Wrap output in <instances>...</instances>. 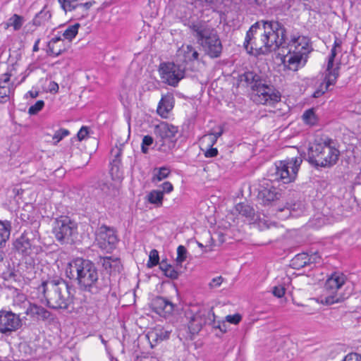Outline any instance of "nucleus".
<instances>
[{"label":"nucleus","instance_id":"nucleus-18","mask_svg":"<svg viewBox=\"0 0 361 361\" xmlns=\"http://www.w3.org/2000/svg\"><path fill=\"white\" fill-rule=\"evenodd\" d=\"M150 307L156 314L166 317L173 312L176 305L164 297L156 296L152 299Z\"/></svg>","mask_w":361,"mask_h":361},{"label":"nucleus","instance_id":"nucleus-43","mask_svg":"<svg viewBox=\"0 0 361 361\" xmlns=\"http://www.w3.org/2000/svg\"><path fill=\"white\" fill-rule=\"evenodd\" d=\"M69 134V130L65 128H60L59 130H56L52 137V139L54 140V144L56 145Z\"/></svg>","mask_w":361,"mask_h":361},{"label":"nucleus","instance_id":"nucleus-26","mask_svg":"<svg viewBox=\"0 0 361 361\" xmlns=\"http://www.w3.org/2000/svg\"><path fill=\"white\" fill-rule=\"evenodd\" d=\"M171 331H166L163 328H156L148 332L147 337L149 340L157 343L169 338Z\"/></svg>","mask_w":361,"mask_h":361},{"label":"nucleus","instance_id":"nucleus-27","mask_svg":"<svg viewBox=\"0 0 361 361\" xmlns=\"http://www.w3.org/2000/svg\"><path fill=\"white\" fill-rule=\"evenodd\" d=\"M110 175L112 180L121 181L123 179V172L121 169V159H113L110 163Z\"/></svg>","mask_w":361,"mask_h":361},{"label":"nucleus","instance_id":"nucleus-23","mask_svg":"<svg viewBox=\"0 0 361 361\" xmlns=\"http://www.w3.org/2000/svg\"><path fill=\"white\" fill-rule=\"evenodd\" d=\"M239 214L246 217L250 221L255 222L259 219V215L255 213V209L246 202H240L235 207Z\"/></svg>","mask_w":361,"mask_h":361},{"label":"nucleus","instance_id":"nucleus-10","mask_svg":"<svg viewBox=\"0 0 361 361\" xmlns=\"http://www.w3.org/2000/svg\"><path fill=\"white\" fill-rule=\"evenodd\" d=\"M52 233L61 245H73L78 238V224L68 216L54 219Z\"/></svg>","mask_w":361,"mask_h":361},{"label":"nucleus","instance_id":"nucleus-11","mask_svg":"<svg viewBox=\"0 0 361 361\" xmlns=\"http://www.w3.org/2000/svg\"><path fill=\"white\" fill-rule=\"evenodd\" d=\"M39 239L38 231L28 228L13 241V249L23 256L37 254L42 250Z\"/></svg>","mask_w":361,"mask_h":361},{"label":"nucleus","instance_id":"nucleus-57","mask_svg":"<svg viewBox=\"0 0 361 361\" xmlns=\"http://www.w3.org/2000/svg\"><path fill=\"white\" fill-rule=\"evenodd\" d=\"M317 144H320L321 145H325L328 148H336V146L334 145V140L329 137H326V139L322 140V142H317Z\"/></svg>","mask_w":361,"mask_h":361},{"label":"nucleus","instance_id":"nucleus-24","mask_svg":"<svg viewBox=\"0 0 361 361\" xmlns=\"http://www.w3.org/2000/svg\"><path fill=\"white\" fill-rule=\"evenodd\" d=\"M303 209V203L300 200H297L286 202L284 207L279 208L277 211L283 212L284 210H288L289 215L296 216L300 215L302 212Z\"/></svg>","mask_w":361,"mask_h":361},{"label":"nucleus","instance_id":"nucleus-58","mask_svg":"<svg viewBox=\"0 0 361 361\" xmlns=\"http://www.w3.org/2000/svg\"><path fill=\"white\" fill-rule=\"evenodd\" d=\"M49 91L50 93L56 94L59 92V85L54 81H51L48 86Z\"/></svg>","mask_w":361,"mask_h":361},{"label":"nucleus","instance_id":"nucleus-15","mask_svg":"<svg viewBox=\"0 0 361 361\" xmlns=\"http://www.w3.org/2000/svg\"><path fill=\"white\" fill-rule=\"evenodd\" d=\"M345 283V276L343 274L334 273L326 280L324 288L333 291V294L322 298L321 302L326 305L342 302L344 298L334 293V290L339 289Z\"/></svg>","mask_w":361,"mask_h":361},{"label":"nucleus","instance_id":"nucleus-47","mask_svg":"<svg viewBox=\"0 0 361 361\" xmlns=\"http://www.w3.org/2000/svg\"><path fill=\"white\" fill-rule=\"evenodd\" d=\"M164 274L165 276L172 279L175 280L177 279L179 276V272L174 269L173 267H171V268L166 269L165 271H164Z\"/></svg>","mask_w":361,"mask_h":361},{"label":"nucleus","instance_id":"nucleus-53","mask_svg":"<svg viewBox=\"0 0 361 361\" xmlns=\"http://www.w3.org/2000/svg\"><path fill=\"white\" fill-rule=\"evenodd\" d=\"M89 133V128L87 126H82L80 130L78 132L77 137L78 140L81 141L84 140Z\"/></svg>","mask_w":361,"mask_h":361},{"label":"nucleus","instance_id":"nucleus-41","mask_svg":"<svg viewBox=\"0 0 361 361\" xmlns=\"http://www.w3.org/2000/svg\"><path fill=\"white\" fill-rule=\"evenodd\" d=\"M188 255L187 249L183 245H179L177 248V257H176V263L177 265H180L181 267L182 263L186 260Z\"/></svg>","mask_w":361,"mask_h":361},{"label":"nucleus","instance_id":"nucleus-60","mask_svg":"<svg viewBox=\"0 0 361 361\" xmlns=\"http://www.w3.org/2000/svg\"><path fill=\"white\" fill-rule=\"evenodd\" d=\"M159 269L164 272L166 269L171 268L172 267L171 264L167 263V259H162L161 262H159Z\"/></svg>","mask_w":361,"mask_h":361},{"label":"nucleus","instance_id":"nucleus-30","mask_svg":"<svg viewBox=\"0 0 361 361\" xmlns=\"http://www.w3.org/2000/svg\"><path fill=\"white\" fill-rule=\"evenodd\" d=\"M16 86L11 83L10 86H0V103L4 104L13 97Z\"/></svg>","mask_w":361,"mask_h":361},{"label":"nucleus","instance_id":"nucleus-4","mask_svg":"<svg viewBox=\"0 0 361 361\" xmlns=\"http://www.w3.org/2000/svg\"><path fill=\"white\" fill-rule=\"evenodd\" d=\"M237 87L250 88L261 98L263 104H274L281 101V94L270 84L260 71L246 69L237 77Z\"/></svg>","mask_w":361,"mask_h":361},{"label":"nucleus","instance_id":"nucleus-37","mask_svg":"<svg viewBox=\"0 0 361 361\" xmlns=\"http://www.w3.org/2000/svg\"><path fill=\"white\" fill-rule=\"evenodd\" d=\"M307 261H308L307 263V269L310 271L313 269L317 264H321L322 257L318 252H312L310 255L307 253Z\"/></svg>","mask_w":361,"mask_h":361},{"label":"nucleus","instance_id":"nucleus-35","mask_svg":"<svg viewBox=\"0 0 361 361\" xmlns=\"http://www.w3.org/2000/svg\"><path fill=\"white\" fill-rule=\"evenodd\" d=\"M82 0H58L61 8L67 13L72 11L79 7L80 1Z\"/></svg>","mask_w":361,"mask_h":361},{"label":"nucleus","instance_id":"nucleus-51","mask_svg":"<svg viewBox=\"0 0 361 361\" xmlns=\"http://www.w3.org/2000/svg\"><path fill=\"white\" fill-rule=\"evenodd\" d=\"M223 281H224V278L221 276L215 277V278L212 279V281L209 282V287L211 289L218 288L221 286Z\"/></svg>","mask_w":361,"mask_h":361},{"label":"nucleus","instance_id":"nucleus-50","mask_svg":"<svg viewBox=\"0 0 361 361\" xmlns=\"http://www.w3.org/2000/svg\"><path fill=\"white\" fill-rule=\"evenodd\" d=\"M159 187L161 188V190H160V192H163V195H164L165 193L169 194L173 190V186L172 183L169 181L164 182Z\"/></svg>","mask_w":361,"mask_h":361},{"label":"nucleus","instance_id":"nucleus-6","mask_svg":"<svg viewBox=\"0 0 361 361\" xmlns=\"http://www.w3.org/2000/svg\"><path fill=\"white\" fill-rule=\"evenodd\" d=\"M263 20L252 25L246 32L243 47L247 53L255 56L265 55L274 51L269 35L262 26Z\"/></svg>","mask_w":361,"mask_h":361},{"label":"nucleus","instance_id":"nucleus-56","mask_svg":"<svg viewBox=\"0 0 361 361\" xmlns=\"http://www.w3.org/2000/svg\"><path fill=\"white\" fill-rule=\"evenodd\" d=\"M211 325L212 326V327L214 329H219L222 334H224L227 331V327H226V324L225 322H216L215 321V324H212Z\"/></svg>","mask_w":361,"mask_h":361},{"label":"nucleus","instance_id":"nucleus-59","mask_svg":"<svg viewBox=\"0 0 361 361\" xmlns=\"http://www.w3.org/2000/svg\"><path fill=\"white\" fill-rule=\"evenodd\" d=\"M329 86H326V83H325L324 90H320L317 89L312 94V97L319 98L322 96L326 92L328 91Z\"/></svg>","mask_w":361,"mask_h":361},{"label":"nucleus","instance_id":"nucleus-25","mask_svg":"<svg viewBox=\"0 0 361 361\" xmlns=\"http://www.w3.org/2000/svg\"><path fill=\"white\" fill-rule=\"evenodd\" d=\"M173 98L171 96H166L161 98L158 107L157 113L163 118H166L168 114L172 110Z\"/></svg>","mask_w":361,"mask_h":361},{"label":"nucleus","instance_id":"nucleus-38","mask_svg":"<svg viewBox=\"0 0 361 361\" xmlns=\"http://www.w3.org/2000/svg\"><path fill=\"white\" fill-rule=\"evenodd\" d=\"M302 119L304 122L310 126H314L318 121L317 116L315 114L314 109H309L306 110L302 114Z\"/></svg>","mask_w":361,"mask_h":361},{"label":"nucleus","instance_id":"nucleus-62","mask_svg":"<svg viewBox=\"0 0 361 361\" xmlns=\"http://www.w3.org/2000/svg\"><path fill=\"white\" fill-rule=\"evenodd\" d=\"M94 4H95L94 1H90L85 3H81L80 1L79 7H82L85 11H87Z\"/></svg>","mask_w":361,"mask_h":361},{"label":"nucleus","instance_id":"nucleus-29","mask_svg":"<svg viewBox=\"0 0 361 361\" xmlns=\"http://www.w3.org/2000/svg\"><path fill=\"white\" fill-rule=\"evenodd\" d=\"M307 253L302 252L296 255L290 261V266L297 270L307 268Z\"/></svg>","mask_w":361,"mask_h":361},{"label":"nucleus","instance_id":"nucleus-2","mask_svg":"<svg viewBox=\"0 0 361 361\" xmlns=\"http://www.w3.org/2000/svg\"><path fill=\"white\" fill-rule=\"evenodd\" d=\"M302 162L301 157L288 158L276 162L269 171V180H263L258 188L257 196L259 202L264 206L272 205L281 197L280 190L272 185V181H281L284 184L294 181Z\"/></svg>","mask_w":361,"mask_h":361},{"label":"nucleus","instance_id":"nucleus-28","mask_svg":"<svg viewBox=\"0 0 361 361\" xmlns=\"http://www.w3.org/2000/svg\"><path fill=\"white\" fill-rule=\"evenodd\" d=\"M11 224L8 221L0 220V246H5L11 234Z\"/></svg>","mask_w":361,"mask_h":361},{"label":"nucleus","instance_id":"nucleus-45","mask_svg":"<svg viewBox=\"0 0 361 361\" xmlns=\"http://www.w3.org/2000/svg\"><path fill=\"white\" fill-rule=\"evenodd\" d=\"M44 106V102L43 100H38L34 105H32L29 109L28 113L30 115H36Z\"/></svg>","mask_w":361,"mask_h":361},{"label":"nucleus","instance_id":"nucleus-40","mask_svg":"<svg viewBox=\"0 0 361 361\" xmlns=\"http://www.w3.org/2000/svg\"><path fill=\"white\" fill-rule=\"evenodd\" d=\"M159 264V252L156 249H152L149 255V260L147 263V268H152Z\"/></svg>","mask_w":361,"mask_h":361},{"label":"nucleus","instance_id":"nucleus-64","mask_svg":"<svg viewBox=\"0 0 361 361\" xmlns=\"http://www.w3.org/2000/svg\"><path fill=\"white\" fill-rule=\"evenodd\" d=\"M115 152L114 159H121V156L122 154V149L120 147H116V149H112L111 153Z\"/></svg>","mask_w":361,"mask_h":361},{"label":"nucleus","instance_id":"nucleus-34","mask_svg":"<svg viewBox=\"0 0 361 361\" xmlns=\"http://www.w3.org/2000/svg\"><path fill=\"white\" fill-rule=\"evenodd\" d=\"M170 173L171 171L168 167L163 166L159 168V169H155L154 171V175L152 178V180L153 183L161 181L169 177Z\"/></svg>","mask_w":361,"mask_h":361},{"label":"nucleus","instance_id":"nucleus-42","mask_svg":"<svg viewBox=\"0 0 361 361\" xmlns=\"http://www.w3.org/2000/svg\"><path fill=\"white\" fill-rule=\"evenodd\" d=\"M154 138L151 135H145L142 138L141 144V151L143 154L149 152V147L153 144Z\"/></svg>","mask_w":361,"mask_h":361},{"label":"nucleus","instance_id":"nucleus-1","mask_svg":"<svg viewBox=\"0 0 361 361\" xmlns=\"http://www.w3.org/2000/svg\"><path fill=\"white\" fill-rule=\"evenodd\" d=\"M66 274L74 280L79 290L96 298L106 296L111 291L109 276H99L97 267L91 260L77 257L68 263Z\"/></svg>","mask_w":361,"mask_h":361},{"label":"nucleus","instance_id":"nucleus-36","mask_svg":"<svg viewBox=\"0 0 361 361\" xmlns=\"http://www.w3.org/2000/svg\"><path fill=\"white\" fill-rule=\"evenodd\" d=\"M80 27V24L78 23L69 25L63 33V37L71 42L78 35Z\"/></svg>","mask_w":361,"mask_h":361},{"label":"nucleus","instance_id":"nucleus-22","mask_svg":"<svg viewBox=\"0 0 361 361\" xmlns=\"http://www.w3.org/2000/svg\"><path fill=\"white\" fill-rule=\"evenodd\" d=\"M47 54L51 56H58L66 51L64 41L61 37H53L47 44Z\"/></svg>","mask_w":361,"mask_h":361},{"label":"nucleus","instance_id":"nucleus-32","mask_svg":"<svg viewBox=\"0 0 361 361\" xmlns=\"http://www.w3.org/2000/svg\"><path fill=\"white\" fill-rule=\"evenodd\" d=\"M51 17L49 11H46L44 8L37 13L32 20V24L35 26H41L45 25Z\"/></svg>","mask_w":361,"mask_h":361},{"label":"nucleus","instance_id":"nucleus-14","mask_svg":"<svg viewBox=\"0 0 361 361\" xmlns=\"http://www.w3.org/2000/svg\"><path fill=\"white\" fill-rule=\"evenodd\" d=\"M185 66L175 62H162L159 67L161 78L169 85L176 87L185 77Z\"/></svg>","mask_w":361,"mask_h":361},{"label":"nucleus","instance_id":"nucleus-9","mask_svg":"<svg viewBox=\"0 0 361 361\" xmlns=\"http://www.w3.org/2000/svg\"><path fill=\"white\" fill-rule=\"evenodd\" d=\"M310 39L305 36L291 35L286 47L288 49L287 66L288 69L296 71L305 56L310 52Z\"/></svg>","mask_w":361,"mask_h":361},{"label":"nucleus","instance_id":"nucleus-20","mask_svg":"<svg viewBox=\"0 0 361 361\" xmlns=\"http://www.w3.org/2000/svg\"><path fill=\"white\" fill-rule=\"evenodd\" d=\"M25 313L37 320L51 322L54 319V315L51 312L44 307L35 303H30Z\"/></svg>","mask_w":361,"mask_h":361},{"label":"nucleus","instance_id":"nucleus-46","mask_svg":"<svg viewBox=\"0 0 361 361\" xmlns=\"http://www.w3.org/2000/svg\"><path fill=\"white\" fill-rule=\"evenodd\" d=\"M2 277L4 281H17L18 279V275L14 269H8L7 271L3 272Z\"/></svg>","mask_w":361,"mask_h":361},{"label":"nucleus","instance_id":"nucleus-31","mask_svg":"<svg viewBox=\"0 0 361 361\" xmlns=\"http://www.w3.org/2000/svg\"><path fill=\"white\" fill-rule=\"evenodd\" d=\"M146 199L150 204L160 207L163 205L164 195L159 190H152L148 193Z\"/></svg>","mask_w":361,"mask_h":361},{"label":"nucleus","instance_id":"nucleus-55","mask_svg":"<svg viewBox=\"0 0 361 361\" xmlns=\"http://www.w3.org/2000/svg\"><path fill=\"white\" fill-rule=\"evenodd\" d=\"M218 155V149L217 148L213 147L210 146L209 149H207L204 152V156L207 158H214Z\"/></svg>","mask_w":361,"mask_h":361},{"label":"nucleus","instance_id":"nucleus-7","mask_svg":"<svg viewBox=\"0 0 361 361\" xmlns=\"http://www.w3.org/2000/svg\"><path fill=\"white\" fill-rule=\"evenodd\" d=\"M339 156L337 148H328L314 142L310 144L305 160L316 169L330 168L337 163Z\"/></svg>","mask_w":361,"mask_h":361},{"label":"nucleus","instance_id":"nucleus-3","mask_svg":"<svg viewBox=\"0 0 361 361\" xmlns=\"http://www.w3.org/2000/svg\"><path fill=\"white\" fill-rule=\"evenodd\" d=\"M71 286L59 276H43L36 287L39 298L45 299L48 307L54 310L68 309L72 303Z\"/></svg>","mask_w":361,"mask_h":361},{"label":"nucleus","instance_id":"nucleus-61","mask_svg":"<svg viewBox=\"0 0 361 361\" xmlns=\"http://www.w3.org/2000/svg\"><path fill=\"white\" fill-rule=\"evenodd\" d=\"M11 76V74L9 73H6L4 74H1L0 75V82L11 83L10 82Z\"/></svg>","mask_w":361,"mask_h":361},{"label":"nucleus","instance_id":"nucleus-52","mask_svg":"<svg viewBox=\"0 0 361 361\" xmlns=\"http://www.w3.org/2000/svg\"><path fill=\"white\" fill-rule=\"evenodd\" d=\"M343 361H361V355L357 353H350L346 355Z\"/></svg>","mask_w":361,"mask_h":361},{"label":"nucleus","instance_id":"nucleus-39","mask_svg":"<svg viewBox=\"0 0 361 361\" xmlns=\"http://www.w3.org/2000/svg\"><path fill=\"white\" fill-rule=\"evenodd\" d=\"M184 61H193L198 60L199 53L195 49V48L188 44L186 46V49L184 51Z\"/></svg>","mask_w":361,"mask_h":361},{"label":"nucleus","instance_id":"nucleus-49","mask_svg":"<svg viewBox=\"0 0 361 361\" xmlns=\"http://www.w3.org/2000/svg\"><path fill=\"white\" fill-rule=\"evenodd\" d=\"M242 320V316L236 313L235 314H229L226 317V321L233 324H238Z\"/></svg>","mask_w":361,"mask_h":361},{"label":"nucleus","instance_id":"nucleus-8","mask_svg":"<svg viewBox=\"0 0 361 361\" xmlns=\"http://www.w3.org/2000/svg\"><path fill=\"white\" fill-rule=\"evenodd\" d=\"M185 316L188 321V335L187 338L193 340L202 329L203 326L212 324H215V314L213 307L195 306L185 312Z\"/></svg>","mask_w":361,"mask_h":361},{"label":"nucleus","instance_id":"nucleus-12","mask_svg":"<svg viewBox=\"0 0 361 361\" xmlns=\"http://www.w3.org/2000/svg\"><path fill=\"white\" fill-rule=\"evenodd\" d=\"M264 28H266L268 35H269L270 43L274 51L279 49L281 47H286L287 45V29L284 24L278 19L263 20L262 24Z\"/></svg>","mask_w":361,"mask_h":361},{"label":"nucleus","instance_id":"nucleus-54","mask_svg":"<svg viewBox=\"0 0 361 361\" xmlns=\"http://www.w3.org/2000/svg\"><path fill=\"white\" fill-rule=\"evenodd\" d=\"M285 291L286 289L283 286H274L272 290V293L274 296L280 298L284 295Z\"/></svg>","mask_w":361,"mask_h":361},{"label":"nucleus","instance_id":"nucleus-48","mask_svg":"<svg viewBox=\"0 0 361 361\" xmlns=\"http://www.w3.org/2000/svg\"><path fill=\"white\" fill-rule=\"evenodd\" d=\"M111 185V183L107 181L101 180L98 183V188L106 195L109 194Z\"/></svg>","mask_w":361,"mask_h":361},{"label":"nucleus","instance_id":"nucleus-44","mask_svg":"<svg viewBox=\"0 0 361 361\" xmlns=\"http://www.w3.org/2000/svg\"><path fill=\"white\" fill-rule=\"evenodd\" d=\"M342 45V40L337 37H335V40L334 42L333 47L331 49L330 54L328 58H330V62L331 63V60L335 59L337 54V48H341Z\"/></svg>","mask_w":361,"mask_h":361},{"label":"nucleus","instance_id":"nucleus-63","mask_svg":"<svg viewBox=\"0 0 361 361\" xmlns=\"http://www.w3.org/2000/svg\"><path fill=\"white\" fill-rule=\"evenodd\" d=\"M223 129L220 128V130L218 132L211 133L206 135V137H215L216 139H218L219 137H221L223 134Z\"/></svg>","mask_w":361,"mask_h":361},{"label":"nucleus","instance_id":"nucleus-21","mask_svg":"<svg viewBox=\"0 0 361 361\" xmlns=\"http://www.w3.org/2000/svg\"><path fill=\"white\" fill-rule=\"evenodd\" d=\"M334 60L335 59H333L331 63L330 58H328V62L324 75V80L325 83H326V86L334 85L338 78L339 77L340 67L338 64L336 67L334 68Z\"/></svg>","mask_w":361,"mask_h":361},{"label":"nucleus","instance_id":"nucleus-19","mask_svg":"<svg viewBox=\"0 0 361 361\" xmlns=\"http://www.w3.org/2000/svg\"><path fill=\"white\" fill-rule=\"evenodd\" d=\"M97 263L102 265L103 269L109 275L120 273L123 269V265L118 257L99 256Z\"/></svg>","mask_w":361,"mask_h":361},{"label":"nucleus","instance_id":"nucleus-33","mask_svg":"<svg viewBox=\"0 0 361 361\" xmlns=\"http://www.w3.org/2000/svg\"><path fill=\"white\" fill-rule=\"evenodd\" d=\"M24 22L25 19L23 16L15 13L5 23V28L13 27L15 31H18L22 27Z\"/></svg>","mask_w":361,"mask_h":361},{"label":"nucleus","instance_id":"nucleus-17","mask_svg":"<svg viewBox=\"0 0 361 361\" xmlns=\"http://www.w3.org/2000/svg\"><path fill=\"white\" fill-rule=\"evenodd\" d=\"M154 133L159 138V142H162L161 146H163L166 140L173 142V138L178 133V127L166 122H161L154 126Z\"/></svg>","mask_w":361,"mask_h":361},{"label":"nucleus","instance_id":"nucleus-5","mask_svg":"<svg viewBox=\"0 0 361 361\" xmlns=\"http://www.w3.org/2000/svg\"><path fill=\"white\" fill-rule=\"evenodd\" d=\"M188 27L207 56L212 59L220 57L223 46L215 29L203 20L191 21Z\"/></svg>","mask_w":361,"mask_h":361},{"label":"nucleus","instance_id":"nucleus-16","mask_svg":"<svg viewBox=\"0 0 361 361\" xmlns=\"http://www.w3.org/2000/svg\"><path fill=\"white\" fill-rule=\"evenodd\" d=\"M23 326L19 314L11 310H0V333L9 336Z\"/></svg>","mask_w":361,"mask_h":361},{"label":"nucleus","instance_id":"nucleus-13","mask_svg":"<svg viewBox=\"0 0 361 361\" xmlns=\"http://www.w3.org/2000/svg\"><path fill=\"white\" fill-rule=\"evenodd\" d=\"M94 235V245L101 250L111 253L116 249L118 238L114 228L103 224L96 229Z\"/></svg>","mask_w":361,"mask_h":361}]
</instances>
